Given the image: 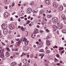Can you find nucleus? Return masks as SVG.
Returning a JSON list of instances; mask_svg holds the SVG:
<instances>
[{"label":"nucleus","instance_id":"72a5a7b5","mask_svg":"<svg viewBox=\"0 0 66 66\" xmlns=\"http://www.w3.org/2000/svg\"><path fill=\"white\" fill-rule=\"evenodd\" d=\"M27 21H28L27 22V23L26 24H29V23H30V21L29 20H28Z\"/></svg>","mask_w":66,"mask_h":66},{"label":"nucleus","instance_id":"f257e3e1","mask_svg":"<svg viewBox=\"0 0 66 66\" xmlns=\"http://www.w3.org/2000/svg\"><path fill=\"white\" fill-rule=\"evenodd\" d=\"M0 57L1 58H4V55L3 54V52H4V49H2V50H0Z\"/></svg>","mask_w":66,"mask_h":66},{"label":"nucleus","instance_id":"39448f33","mask_svg":"<svg viewBox=\"0 0 66 66\" xmlns=\"http://www.w3.org/2000/svg\"><path fill=\"white\" fill-rule=\"evenodd\" d=\"M9 26L10 27V29H11V30H13L15 28V26L13 25H10Z\"/></svg>","mask_w":66,"mask_h":66},{"label":"nucleus","instance_id":"a18cd8bd","mask_svg":"<svg viewBox=\"0 0 66 66\" xmlns=\"http://www.w3.org/2000/svg\"><path fill=\"white\" fill-rule=\"evenodd\" d=\"M20 43H18V46H19H19H20Z\"/></svg>","mask_w":66,"mask_h":66},{"label":"nucleus","instance_id":"cd10ccee","mask_svg":"<svg viewBox=\"0 0 66 66\" xmlns=\"http://www.w3.org/2000/svg\"><path fill=\"white\" fill-rule=\"evenodd\" d=\"M56 56L57 57H58V58H59V57H60V55L59 54H56Z\"/></svg>","mask_w":66,"mask_h":66},{"label":"nucleus","instance_id":"4d7b16f0","mask_svg":"<svg viewBox=\"0 0 66 66\" xmlns=\"http://www.w3.org/2000/svg\"><path fill=\"white\" fill-rule=\"evenodd\" d=\"M24 19L25 20H27V18H25Z\"/></svg>","mask_w":66,"mask_h":66},{"label":"nucleus","instance_id":"4468645a","mask_svg":"<svg viewBox=\"0 0 66 66\" xmlns=\"http://www.w3.org/2000/svg\"><path fill=\"white\" fill-rule=\"evenodd\" d=\"M46 44L47 46H50V42L49 41H46Z\"/></svg>","mask_w":66,"mask_h":66},{"label":"nucleus","instance_id":"bb28decb","mask_svg":"<svg viewBox=\"0 0 66 66\" xmlns=\"http://www.w3.org/2000/svg\"><path fill=\"white\" fill-rule=\"evenodd\" d=\"M26 55V54L24 53H22V54L21 55V56H22L23 55Z\"/></svg>","mask_w":66,"mask_h":66},{"label":"nucleus","instance_id":"49530a36","mask_svg":"<svg viewBox=\"0 0 66 66\" xmlns=\"http://www.w3.org/2000/svg\"><path fill=\"white\" fill-rule=\"evenodd\" d=\"M60 63H61V64H62V63H63V62H62V61H60Z\"/></svg>","mask_w":66,"mask_h":66},{"label":"nucleus","instance_id":"1a4fd4ad","mask_svg":"<svg viewBox=\"0 0 66 66\" xmlns=\"http://www.w3.org/2000/svg\"><path fill=\"white\" fill-rule=\"evenodd\" d=\"M23 62L24 64H26L27 63V60L26 59H24L23 61Z\"/></svg>","mask_w":66,"mask_h":66},{"label":"nucleus","instance_id":"f8f14e48","mask_svg":"<svg viewBox=\"0 0 66 66\" xmlns=\"http://www.w3.org/2000/svg\"><path fill=\"white\" fill-rule=\"evenodd\" d=\"M52 27L54 29H57V27L55 25H53L52 26Z\"/></svg>","mask_w":66,"mask_h":66},{"label":"nucleus","instance_id":"79ce46f5","mask_svg":"<svg viewBox=\"0 0 66 66\" xmlns=\"http://www.w3.org/2000/svg\"><path fill=\"white\" fill-rule=\"evenodd\" d=\"M10 19H11V21H13V18H12V17H11L10 18Z\"/></svg>","mask_w":66,"mask_h":66},{"label":"nucleus","instance_id":"f704fd0d","mask_svg":"<svg viewBox=\"0 0 66 66\" xmlns=\"http://www.w3.org/2000/svg\"><path fill=\"white\" fill-rule=\"evenodd\" d=\"M21 40H20L18 42V43H19V44H21Z\"/></svg>","mask_w":66,"mask_h":66},{"label":"nucleus","instance_id":"6ab92c4d","mask_svg":"<svg viewBox=\"0 0 66 66\" xmlns=\"http://www.w3.org/2000/svg\"><path fill=\"white\" fill-rule=\"evenodd\" d=\"M44 55H45L44 54H43L42 55V54H40L39 55V56H42L41 57V59H43V57H44Z\"/></svg>","mask_w":66,"mask_h":66},{"label":"nucleus","instance_id":"ea45409f","mask_svg":"<svg viewBox=\"0 0 66 66\" xmlns=\"http://www.w3.org/2000/svg\"><path fill=\"white\" fill-rule=\"evenodd\" d=\"M45 66H48V63H45Z\"/></svg>","mask_w":66,"mask_h":66},{"label":"nucleus","instance_id":"4c0bfd02","mask_svg":"<svg viewBox=\"0 0 66 66\" xmlns=\"http://www.w3.org/2000/svg\"><path fill=\"white\" fill-rule=\"evenodd\" d=\"M40 46V47H42V46H43V44L42 43L41 44L39 45Z\"/></svg>","mask_w":66,"mask_h":66},{"label":"nucleus","instance_id":"20e7f679","mask_svg":"<svg viewBox=\"0 0 66 66\" xmlns=\"http://www.w3.org/2000/svg\"><path fill=\"white\" fill-rule=\"evenodd\" d=\"M7 26L6 24H3L2 26V27L3 29H5L7 28Z\"/></svg>","mask_w":66,"mask_h":66},{"label":"nucleus","instance_id":"a211bd4d","mask_svg":"<svg viewBox=\"0 0 66 66\" xmlns=\"http://www.w3.org/2000/svg\"><path fill=\"white\" fill-rule=\"evenodd\" d=\"M45 2L47 4H49V0H47L45 1Z\"/></svg>","mask_w":66,"mask_h":66},{"label":"nucleus","instance_id":"5701e85b","mask_svg":"<svg viewBox=\"0 0 66 66\" xmlns=\"http://www.w3.org/2000/svg\"><path fill=\"white\" fill-rule=\"evenodd\" d=\"M21 30H22V31H24V28H23V26H22L21 27Z\"/></svg>","mask_w":66,"mask_h":66},{"label":"nucleus","instance_id":"a19ab883","mask_svg":"<svg viewBox=\"0 0 66 66\" xmlns=\"http://www.w3.org/2000/svg\"><path fill=\"white\" fill-rule=\"evenodd\" d=\"M24 18V16H22L20 17V18H21V19H23Z\"/></svg>","mask_w":66,"mask_h":66},{"label":"nucleus","instance_id":"c85d7f7f","mask_svg":"<svg viewBox=\"0 0 66 66\" xmlns=\"http://www.w3.org/2000/svg\"><path fill=\"white\" fill-rule=\"evenodd\" d=\"M46 31L47 33H49V30L48 29H46Z\"/></svg>","mask_w":66,"mask_h":66},{"label":"nucleus","instance_id":"864d4df0","mask_svg":"<svg viewBox=\"0 0 66 66\" xmlns=\"http://www.w3.org/2000/svg\"><path fill=\"white\" fill-rule=\"evenodd\" d=\"M32 12L34 13H36V12L35 11H32Z\"/></svg>","mask_w":66,"mask_h":66},{"label":"nucleus","instance_id":"338daca9","mask_svg":"<svg viewBox=\"0 0 66 66\" xmlns=\"http://www.w3.org/2000/svg\"><path fill=\"white\" fill-rule=\"evenodd\" d=\"M7 51L9 52L10 51V49L8 48V50H7Z\"/></svg>","mask_w":66,"mask_h":66},{"label":"nucleus","instance_id":"0e129e2a","mask_svg":"<svg viewBox=\"0 0 66 66\" xmlns=\"http://www.w3.org/2000/svg\"><path fill=\"white\" fill-rule=\"evenodd\" d=\"M18 42H16V44H15V45H18Z\"/></svg>","mask_w":66,"mask_h":66},{"label":"nucleus","instance_id":"4be33fe9","mask_svg":"<svg viewBox=\"0 0 66 66\" xmlns=\"http://www.w3.org/2000/svg\"><path fill=\"white\" fill-rule=\"evenodd\" d=\"M47 17L48 18H51L52 17V16L51 15H50V14H48Z\"/></svg>","mask_w":66,"mask_h":66},{"label":"nucleus","instance_id":"8fccbe9b","mask_svg":"<svg viewBox=\"0 0 66 66\" xmlns=\"http://www.w3.org/2000/svg\"><path fill=\"white\" fill-rule=\"evenodd\" d=\"M57 33L58 34H59V32L58 30L57 31Z\"/></svg>","mask_w":66,"mask_h":66},{"label":"nucleus","instance_id":"5fc2aeb1","mask_svg":"<svg viewBox=\"0 0 66 66\" xmlns=\"http://www.w3.org/2000/svg\"><path fill=\"white\" fill-rule=\"evenodd\" d=\"M30 55H27V56L28 57H29Z\"/></svg>","mask_w":66,"mask_h":66},{"label":"nucleus","instance_id":"e2e57ef3","mask_svg":"<svg viewBox=\"0 0 66 66\" xmlns=\"http://www.w3.org/2000/svg\"><path fill=\"white\" fill-rule=\"evenodd\" d=\"M29 26H32V24H31V23H30L29 24Z\"/></svg>","mask_w":66,"mask_h":66},{"label":"nucleus","instance_id":"bf43d9fd","mask_svg":"<svg viewBox=\"0 0 66 66\" xmlns=\"http://www.w3.org/2000/svg\"><path fill=\"white\" fill-rule=\"evenodd\" d=\"M15 51H18V50L16 48L15 50H14Z\"/></svg>","mask_w":66,"mask_h":66},{"label":"nucleus","instance_id":"ddd939ff","mask_svg":"<svg viewBox=\"0 0 66 66\" xmlns=\"http://www.w3.org/2000/svg\"><path fill=\"white\" fill-rule=\"evenodd\" d=\"M62 18L63 20L65 19L66 18L65 17V15L64 14H63L62 15Z\"/></svg>","mask_w":66,"mask_h":66},{"label":"nucleus","instance_id":"2eb2a0df","mask_svg":"<svg viewBox=\"0 0 66 66\" xmlns=\"http://www.w3.org/2000/svg\"><path fill=\"white\" fill-rule=\"evenodd\" d=\"M10 55V54L8 52H7L6 53V56L7 57H8Z\"/></svg>","mask_w":66,"mask_h":66},{"label":"nucleus","instance_id":"69168bd1","mask_svg":"<svg viewBox=\"0 0 66 66\" xmlns=\"http://www.w3.org/2000/svg\"><path fill=\"white\" fill-rule=\"evenodd\" d=\"M9 33L10 34V33H11V31H9Z\"/></svg>","mask_w":66,"mask_h":66},{"label":"nucleus","instance_id":"13d9d810","mask_svg":"<svg viewBox=\"0 0 66 66\" xmlns=\"http://www.w3.org/2000/svg\"><path fill=\"white\" fill-rule=\"evenodd\" d=\"M60 65V63H58L57 64V65H58V66H59Z\"/></svg>","mask_w":66,"mask_h":66},{"label":"nucleus","instance_id":"473e14b6","mask_svg":"<svg viewBox=\"0 0 66 66\" xmlns=\"http://www.w3.org/2000/svg\"><path fill=\"white\" fill-rule=\"evenodd\" d=\"M2 37V34H1V31H0V38Z\"/></svg>","mask_w":66,"mask_h":66},{"label":"nucleus","instance_id":"6e6d98bb","mask_svg":"<svg viewBox=\"0 0 66 66\" xmlns=\"http://www.w3.org/2000/svg\"><path fill=\"white\" fill-rule=\"evenodd\" d=\"M36 44H37V45H38V44H39V42H36Z\"/></svg>","mask_w":66,"mask_h":66},{"label":"nucleus","instance_id":"9d476101","mask_svg":"<svg viewBox=\"0 0 66 66\" xmlns=\"http://www.w3.org/2000/svg\"><path fill=\"white\" fill-rule=\"evenodd\" d=\"M63 9V7L62 6H60L59 7V9L61 11H62Z\"/></svg>","mask_w":66,"mask_h":66},{"label":"nucleus","instance_id":"f3484780","mask_svg":"<svg viewBox=\"0 0 66 66\" xmlns=\"http://www.w3.org/2000/svg\"><path fill=\"white\" fill-rule=\"evenodd\" d=\"M24 49L25 50H27L28 49V47L27 46H25L24 47Z\"/></svg>","mask_w":66,"mask_h":66},{"label":"nucleus","instance_id":"6e6552de","mask_svg":"<svg viewBox=\"0 0 66 66\" xmlns=\"http://www.w3.org/2000/svg\"><path fill=\"white\" fill-rule=\"evenodd\" d=\"M53 6L55 7H57V4L56 3L54 2L53 4Z\"/></svg>","mask_w":66,"mask_h":66},{"label":"nucleus","instance_id":"b1692460","mask_svg":"<svg viewBox=\"0 0 66 66\" xmlns=\"http://www.w3.org/2000/svg\"><path fill=\"white\" fill-rule=\"evenodd\" d=\"M62 32L63 33H66V30H62Z\"/></svg>","mask_w":66,"mask_h":66},{"label":"nucleus","instance_id":"3c124183","mask_svg":"<svg viewBox=\"0 0 66 66\" xmlns=\"http://www.w3.org/2000/svg\"><path fill=\"white\" fill-rule=\"evenodd\" d=\"M5 9H7V6H5Z\"/></svg>","mask_w":66,"mask_h":66},{"label":"nucleus","instance_id":"680f3d73","mask_svg":"<svg viewBox=\"0 0 66 66\" xmlns=\"http://www.w3.org/2000/svg\"><path fill=\"white\" fill-rule=\"evenodd\" d=\"M64 50H63V51H62L61 52V53L62 54V53H64Z\"/></svg>","mask_w":66,"mask_h":66},{"label":"nucleus","instance_id":"dca6fc26","mask_svg":"<svg viewBox=\"0 0 66 66\" xmlns=\"http://www.w3.org/2000/svg\"><path fill=\"white\" fill-rule=\"evenodd\" d=\"M16 63L15 62H13L12 63H11V66H14V65H16Z\"/></svg>","mask_w":66,"mask_h":66},{"label":"nucleus","instance_id":"9b49d317","mask_svg":"<svg viewBox=\"0 0 66 66\" xmlns=\"http://www.w3.org/2000/svg\"><path fill=\"white\" fill-rule=\"evenodd\" d=\"M3 32L4 33V34H7V32H8V31L6 29H4L3 30Z\"/></svg>","mask_w":66,"mask_h":66},{"label":"nucleus","instance_id":"2f4dec72","mask_svg":"<svg viewBox=\"0 0 66 66\" xmlns=\"http://www.w3.org/2000/svg\"><path fill=\"white\" fill-rule=\"evenodd\" d=\"M1 43L2 44V45H4V46H5V44H4V43H3L2 42H1Z\"/></svg>","mask_w":66,"mask_h":66},{"label":"nucleus","instance_id":"37998d69","mask_svg":"<svg viewBox=\"0 0 66 66\" xmlns=\"http://www.w3.org/2000/svg\"><path fill=\"white\" fill-rule=\"evenodd\" d=\"M53 48H57V46H54Z\"/></svg>","mask_w":66,"mask_h":66},{"label":"nucleus","instance_id":"774afa93","mask_svg":"<svg viewBox=\"0 0 66 66\" xmlns=\"http://www.w3.org/2000/svg\"><path fill=\"white\" fill-rule=\"evenodd\" d=\"M18 21H20V19H18Z\"/></svg>","mask_w":66,"mask_h":66},{"label":"nucleus","instance_id":"aec40b11","mask_svg":"<svg viewBox=\"0 0 66 66\" xmlns=\"http://www.w3.org/2000/svg\"><path fill=\"white\" fill-rule=\"evenodd\" d=\"M48 22L49 24H51L52 23V21H48Z\"/></svg>","mask_w":66,"mask_h":66},{"label":"nucleus","instance_id":"de8ad7c7","mask_svg":"<svg viewBox=\"0 0 66 66\" xmlns=\"http://www.w3.org/2000/svg\"><path fill=\"white\" fill-rule=\"evenodd\" d=\"M63 5L64 6V7H66V5L65 4L63 3Z\"/></svg>","mask_w":66,"mask_h":66},{"label":"nucleus","instance_id":"f03ea898","mask_svg":"<svg viewBox=\"0 0 66 66\" xmlns=\"http://www.w3.org/2000/svg\"><path fill=\"white\" fill-rule=\"evenodd\" d=\"M57 25H58V28L59 29H62V28L63 27V24L61 23H60L59 21H58L57 22Z\"/></svg>","mask_w":66,"mask_h":66},{"label":"nucleus","instance_id":"c03bdc74","mask_svg":"<svg viewBox=\"0 0 66 66\" xmlns=\"http://www.w3.org/2000/svg\"><path fill=\"white\" fill-rule=\"evenodd\" d=\"M11 44H12L14 43V41L13 40H11Z\"/></svg>","mask_w":66,"mask_h":66},{"label":"nucleus","instance_id":"412c9836","mask_svg":"<svg viewBox=\"0 0 66 66\" xmlns=\"http://www.w3.org/2000/svg\"><path fill=\"white\" fill-rule=\"evenodd\" d=\"M28 43H29V41H26L25 42V45H28Z\"/></svg>","mask_w":66,"mask_h":66},{"label":"nucleus","instance_id":"09e8293b","mask_svg":"<svg viewBox=\"0 0 66 66\" xmlns=\"http://www.w3.org/2000/svg\"><path fill=\"white\" fill-rule=\"evenodd\" d=\"M37 27L38 28H39V25H37Z\"/></svg>","mask_w":66,"mask_h":66},{"label":"nucleus","instance_id":"e433bc0d","mask_svg":"<svg viewBox=\"0 0 66 66\" xmlns=\"http://www.w3.org/2000/svg\"><path fill=\"white\" fill-rule=\"evenodd\" d=\"M30 57H33V54H32L30 55Z\"/></svg>","mask_w":66,"mask_h":66},{"label":"nucleus","instance_id":"c9c22d12","mask_svg":"<svg viewBox=\"0 0 66 66\" xmlns=\"http://www.w3.org/2000/svg\"><path fill=\"white\" fill-rule=\"evenodd\" d=\"M36 33H37V32H36V31H35L33 32L34 34H36Z\"/></svg>","mask_w":66,"mask_h":66},{"label":"nucleus","instance_id":"393cba45","mask_svg":"<svg viewBox=\"0 0 66 66\" xmlns=\"http://www.w3.org/2000/svg\"><path fill=\"white\" fill-rule=\"evenodd\" d=\"M64 23L66 24V18L64 19Z\"/></svg>","mask_w":66,"mask_h":66},{"label":"nucleus","instance_id":"c756f323","mask_svg":"<svg viewBox=\"0 0 66 66\" xmlns=\"http://www.w3.org/2000/svg\"><path fill=\"white\" fill-rule=\"evenodd\" d=\"M44 51V50L43 49H42L40 50V52H43Z\"/></svg>","mask_w":66,"mask_h":66},{"label":"nucleus","instance_id":"7c9ffc66","mask_svg":"<svg viewBox=\"0 0 66 66\" xmlns=\"http://www.w3.org/2000/svg\"><path fill=\"white\" fill-rule=\"evenodd\" d=\"M23 66H29V64H26L24 65Z\"/></svg>","mask_w":66,"mask_h":66},{"label":"nucleus","instance_id":"a878e982","mask_svg":"<svg viewBox=\"0 0 66 66\" xmlns=\"http://www.w3.org/2000/svg\"><path fill=\"white\" fill-rule=\"evenodd\" d=\"M47 53H50V51L49 50H47L46 51Z\"/></svg>","mask_w":66,"mask_h":66},{"label":"nucleus","instance_id":"423d86ee","mask_svg":"<svg viewBox=\"0 0 66 66\" xmlns=\"http://www.w3.org/2000/svg\"><path fill=\"white\" fill-rule=\"evenodd\" d=\"M27 11L28 13H30L32 12V9L30 8H28L27 9Z\"/></svg>","mask_w":66,"mask_h":66},{"label":"nucleus","instance_id":"603ef678","mask_svg":"<svg viewBox=\"0 0 66 66\" xmlns=\"http://www.w3.org/2000/svg\"><path fill=\"white\" fill-rule=\"evenodd\" d=\"M40 42H41V41H42V40H41V39H39L38 40Z\"/></svg>","mask_w":66,"mask_h":66},{"label":"nucleus","instance_id":"052dcab7","mask_svg":"<svg viewBox=\"0 0 66 66\" xmlns=\"http://www.w3.org/2000/svg\"><path fill=\"white\" fill-rule=\"evenodd\" d=\"M40 33H43V31L42 30H41L40 31Z\"/></svg>","mask_w":66,"mask_h":66},{"label":"nucleus","instance_id":"0eeeda50","mask_svg":"<svg viewBox=\"0 0 66 66\" xmlns=\"http://www.w3.org/2000/svg\"><path fill=\"white\" fill-rule=\"evenodd\" d=\"M9 15V14L7 12H5L4 14V16L5 17H8Z\"/></svg>","mask_w":66,"mask_h":66},{"label":"nucleus","instance_id":"7ed1b4c3","mask_svg":"<svg viewBox=\"0 0 66 66\" xmlns=\"http://www.w3.org/2000/svg\"><path fill=\"white\" fill-rule=\"evenodd\" d=\"M57 21H58V19L56 17H54L52 19V21L53 22H57Z\"/></svg>","mask_w":66,"mask_h":66},{"label":"nucleus","instance_id":"58836bf2","mask_svg":"<svg viewBox=\"0 0 66 66\" xmlns=\"http://www.w3.org/2000/svg\"><path fill=\"white\" fill-rule=\"evenodd\" d=\"M12 4V6H14V5H15V3H13Z\"/></svg>","mask_w":66,"mask_h":66}]
</instances>
